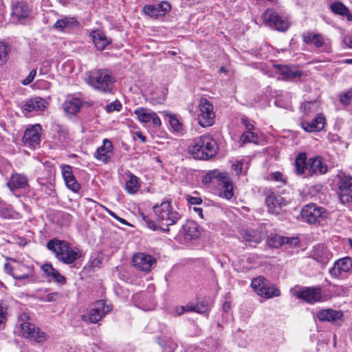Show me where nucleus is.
Listing matches in <instances>:
<instances>
[{"label":"nucleus","instance_id":"1","mask_svg":"<svg viewBox=\"0 0 352 352\" xmlns=\"http://www.w3.org/2000/svg\"><path fill=\"white\" fill-rule=\"evenodd\" d=\"M46 247L64 264H73L82 256V252L78 248L72 247L68 241L58 238L50 239Z\"/></svg>","mask_w":352,"mask_h":352},{"label":"nucleus","instance_id":"2","mask_svg":"<svg viewBox=\"0 0 352 352\" xmlns=\"http://www.w3.org/2000/svg\"><path fill=\"white\" fill-rule=\"evenodd\" d=\"M188 151L195 159L208 160L218 153L219 146L211 135H204L194 139Z\"/></svg>","mask_w":352,"mask_h":352},{"label":"nucleus","instance_id":"3","mask_svg":"<svg viewBox=\"0 0 352 352\" xmlns=\"http://www.w3.org/2000/svg\"><path fill=\"white\" fill-rule=\"evenodd\" d=\"M157 220L163 232L169 231V226L176 224L183 217L171 205V199H166L160 204L153 206Z\"/></svg>","mask_w":352,"mask_h":352},{"label":"nucleus","instance_id":"4","mask_svg":"<svg viewBox=\"0 0 352 352\" xmlns=\"http://www.w3.org/2000/svg\"><path fill=\"white\" fill-rule=\"evenodd\" d=\"M115 81V78L107 70L98 69L90 72L88 83L101 92L112 93Z\"/></svg>","mask_w":352,"mask_h":352},{"label":"nucleus","instance_id":"5","mask_svg":"<svg viewBox=\"0 0 352 352\" xmlns=\"http://www.w3.org/2000/svg\"><path fill=\"white\" fill-rule=\"evenodd\" d=\"M28 318L25 314H23L20 316V319L23 320L20 324V332L19 334L31 341L36 342H42L47 338L45 333L41 331V329L36 327L34 324L29 322H25V319Z\"/></svg>","mask_w":352,"mask_h":352},{"label":"nucleus","instance_id":"6","mask_svg":"<svg viewBox=\"0 0 352 352\" xmlns=\"http://www.w3.org/2000/svg\"><path fill=\"white\" fill-rule=\"evenodd\" d=\"M110 311L111 307L106 304L105 300H100L92 305L87 314L82 315L81 319L85 322L96 324Z\"/></svg>","mask_w":352,"mask_h":352},{"label":"nucleus","instance_id":"7","mask_svg":"<svg viewBox=\"0 0 352 352\" xmlns=\"http://www.w3.org/2000/svg\"><path fill=\"white\" fill-rule=\"evenodd\" d=\"M215 113L213 104L206 98H201L199 103L197 120L202 127H208L214 124Z\"/></svg>","mask_w":352,"mask_h":352},{"label":"nucleus","instance_id":"8","mask_svg":"<svg viewBox=\"0 0 352 352\" xmlns=\"http://www.w3.org/2000/svg\"><path fill=\"white\" fill-rule=\"evenodd\" d=\"M301 217L305 221L312 223H320L327 217V210L316 204H309L301 210Z\"/></svg>","mask_w":352,"mask_h":352},{"label":"nucleus","instance_id":"9","mask_svg":"<svg viewBox=\"0 0 352 352\" xmlns=\"http://www.w3.org/2000/svg\"><path fill=\"white\" fill-rule=\"evenodd\" d=\"M294 296L307 303L313 304L322 300V288L318 287H301L293 292Z\"/></svg>","mask_w":352,"mask_h":352},{"label":"nucleus","instance_id":"10","mask_svg":"<svg viewBox=\"0 0 352 352\" xmlns=\"http://www.w3.org/2000/svg\"><path fill=\"white\" fill-rule=\"evenodd\" d=\"M263 18L269 26L277 31L285 32L289 27V21L272 9H267L263 13Z\"/></svg>","mask_w":352,"mask_h":352},{"label":"nucleus","instance_id":"11","mask_svg":"<svg viewBox=\"0 0 352 352\" xmlns=\"http://www.w3.org/2000/svg\"><path fill=\"white\" fill-rule=\"evenodd\" d=\"M265 203L270 213L278 215L281 212L282 208L287 206L288 202L282 196L268 191L265 194Z\"/></svg>","mask_w":352,"mask_h":352},{"label":"nucleus","instance_id":"12","mask_svg":"<svg viewBox=\"0 0 352 352\" xmlns=\"http://www.w3.org/2000/svg\"><path fill=\"white\" fill-rule=\"evenodd\" d=\"M338 195L340 203L346 205L352 202V177L344 175L338 183Z\"/></svg>","mask_w":352,"mask_h":352},{"label":"nucleus","instance_id":"13","mask_svg":"<svg viewBox=\"0 0 352 352\" xmlns=\"http://www.w3.org/2000/svg\"><path fill=\"white\" fill-rule=\"evenodd\" d=\"M351 268L352 260L350 257L346 256L336 261L329 272L332 277L342 279L347 277L346 274Z\"/></svg>","mask_w":352,"mask_h":352},{"label":"nucleus","instance_id":"14","mask_svg":"<svg viewBox=\"0 0 352 352\" xmlns=\"http://www.w3.org/2000/svg\"><path fill=\"white\" fill-rule=\"evenodd\" d=\"M138 120L142 124L151 123L153 128L158 129L162 125L160 117L155 112L148 109L143 107L138 108L134 111Z\"/></svg>","mask_w":352,"mask_h":352},{"label":"nucleus","instance_id":"15","mask_svg":"<svg viewBox=\"0 0 352 352\" xmlns=\"http://www.w3.org/2000/svg\"><path fill=\"white\" fill-rule=\"evenodd\" d=\"M170 9V4L164 1L156 4L146 5L144 6L143 11L151 17L157 19L158 16H164Z\"/></svg>","mask_w":352,"mask_h":352},{"label":"nucleus","instance_id":"16","mask_svg":"<svg viewBox=\"0 0 352 352\" xmlns=\"http://www.w3.org/2000/svg\"><path fill=\"white\" fill-rule=\"evenodd\" d=\"M41 127L39 124L32 125L25 130L23 136V141L31 148H35L39 145L41 142L40 131Z\"/></svg>","mask_w":352,"mask_h":352},{"label":"nucleus","instance_id":"17","mask_svg":"<svg viewBox=\"0 0 352 352\" xmlns=\"http://www.w3.org/2000/svg\"><path fill=\"white\" fill-rule=\"evenodd\" d=\"M155 259L151 255L144 253H137L133 257V265L139 270L150 272Z\"/></svg>","mask_w":352,"mask_h":352},{"label":"nucleus","instance_id":"18","mask_svg":"<svg viewBox=\"0 0 352 352\" xmlns=\"http://www.w3.org/2000/svg\"><path fill=\"white\" fill-rule=\"evenodd\" d=\"M276 72L280 74L278 80H291L294 78H300L302 76V72L296 69L294 66L274 65Z\"/></svg>","mask_w":352,"mask_h":352},{"label":"nucleus","instance_id":"19","mask_svg":"<svg viewBox=\"0 0 352 352\" xmlns=\"http://www.w3.org/2000/svg\"><path fill=\"white\" fill-rule=\"evenodd\" d=\"M327 170V166L322 162L320 157H311L307 162V177L314 175L324 174Z\"/></svg>","mask_w":352,"mask_h":352},{"label":"nucleus","instance_id":"20","mask_svg":"<svg viewBox=\"0 0 352 352\" xmlns=\"http://www.w3.org/2000/svg\"><path fill=\"white\" fill-rule=\"evenodd\" d=\"M325 123V118L322 114H317L314 120L311 122L302 120L300 122L301 127L306 132H315L321 131Z\"/></svg>","mask_w":352,"mask_h":352},{"label":"nucleus","instance_id":"21","mask_svg":"<svg viewBox=\"0 0 352 352\" xmlns=\"http://www.w3.org/2000/svg\"><path fill=\"white\" fill-rule=\"evenodd\" d=\"M47 105V101L41 97H34L26 100L23 105V111L28 113L44 110Z\"/></svg>","mask_w":352,"mask_h":352},{"label":"nucleus","instance_id":"22","mask_svg":"<svg viewBox=\"0 0 352 352\" xmlns=\"http://www.w3.org/2000/svg\"><path fill=\"white\" fill-rule=\"evenodd\" d=\"M61 168L63 177L67 187L73 192H77L80 188V185L77 182L74 176L72 166L69 165H63L61 166Z\"/></svg>","mask_w":352,"mask_h":352},{"label":"nucleus","instance_id":"23","mask_svg":"<svg viewBox=\"0 0 352 352\" xmlns=\"http://www.w3.org/2000/svg\"><path fill=\"white\" fill-rule=\"evenodd\" d=\"M11 261L16 264V274H14L15 280H21L32 277L34 273L33 265H27L21 263L14 259H11Z\"/></svg>","mask_w":352,"mask_h":352},{"label":"nucleus","instance_id":"24","mask_svg":"<svg viewBox=\"0 0 352 352\" xmlns=\"http://www.w3.org/2000/svg\"><path fill=\"white\" fill-rule=\"evenodd\" d=\"M317 318L321 322H336L343 317V313L341 311H337L332 309H324L319 310L316 314Z\"/></svg>","mask_w":352,"mask_h":352},{"label":"nucleus","instance_id":"25","mask_svg":"<svg viewBox=\"0 0 352 352\" xmlns=\"http://www.w3.org/2000/svg\"><path fill=\"white\" fill-rule=\"evenodd\" d=\"M242 238L250 243H259L265 237V234L261 228L246 229L241 232Z\"/></svg>","mask_w":352,"mask_h":352},{"label":"nucleus","instance_id":"26","mask_svg":"<svg viewBox=\"0 0 352 352\" xmlns=\"http://www.w3.org/2000/svg\"><path fill=\"white\" fill-rule=\"evenodd\" d=\"M311 256L317 262L324 265L331 259V254L324 244H318L314 248Z\"/></svg>","mask_w":352,"mask_h":352},{"label":"nucleus","instance_id":"27","mask_svg":"<svg viewBox=\"0 0 352 352\" xmlns=\"http://www.w3.org/2000/svg\"><path fill=\"white\" fill-rule=\"evenodd\" d=\"M112 151V142L107 139H104L103 140V144L98 148L94 156L97 160L102 161L104 163H108L111 158L109 153H111Z\"/></svg>","mask_w":352,"mask_h":352},{"label":"nucleus","instance_id":"28","mask_svg":"<svg viewBox=\"0 0 352 352\" xmlns=\"http://www.w3.org/2000/svg\"><path fill=\"white\" fill-rule=\"evenodd\" d=\"M28 185L27 177L21 173H12L7 186L12 191L17 189L25 188Z\"/></svg>","mask_w":352,"mask_h":352},{"label":"nucleus","instance_id":"29","mask_svg":"<svg viewBox=\"0 0 352 352\" xmlns=\"http://www.w3.org/2000/svg\"><path fill=\"white\" fill-rule=\"evenodd\" d=\"M267 243L270 246L274 248H278L285 245L298 243V239L292 237H285L278 234H274L269 237Z\"/></svg>","mask_w":352,"mask_h":352},{"label":"nucleus","instance_id":"30","mask_svg":"<svg viewBox=\"0 0 352 352\" xmlns=\"http://www.w3.org/2000/svg\"><path fill=\"white\" fill-rule=\"evenodd\" d=\"M182 228L186 240L196 239L200 235V227L193 221H188L182 226Z\"/></svg>","mask_w":352,"mask_h":352},{"label":"nucleus","instance_id":"31","mask_svg":"<svg viewBox=\"0 0 352 352\" xmlns=\"http://www.w3.org/2000/svg\"><path fill=\"white\" fill-rule=\"evenodd\" d=\"M30 13L31 10L25 2L17 1L13 5L12 14L20 21L28 18Z\"/></svg>","mask_w":352,"mask_h":352},{"label":"nucleus","instance_id":"32","mask_svg":"<svg viewBox=\"0 0 352 352\" xmlns=\"http://www.w3.org/2000/svg\"><path fill=\"white\" fill-rule=\"evenodd\" d=\"M90 36L96 47L100 51L104 50L111 43V39L107 38L103 32L95 30L91 33Z\"/></svg>","mask_w":352,"mask_h":352},{"label":"nucleus","instance_id":"33","mask_svg":"<svg viewBox=\"0 0 352 352\" xmlns=\"http://www.w3.org/2000/svg\"><path fill=\"white\" fill-rule=\"evenodd\" d=\"M219 180L218 186L221 189V193L227 199H231L234 195L233 185L231 180L226 174L221 176Z\"/></svg>","mask_w":352,"mask_h":352},{"label":"nucleus","instance_id":"34","mask_svg":"<svg viewBox=\"0 0 352 352\" xmlns=\"http://www.w3.org/2000/svg\"><path fill=\"white\" fill-rule=\"evenodd\" d=\"M78 25L79 23L74 16H65L57 20L54 24V28L60 31H64L65 29H72L78 26Z\"/></svg>","mask_w":352,"mask_h":352},{"label":"nucleus","instance_id":"35","mask_svg":"<svg viewBox=\"0 0 352 352\" xmlns=\"http://www.w3.org/2000/svg\"><path fill=\"white\" fill-rule=\"evenodd\" d=\"M302 39L306 44H314L316 47H320L324 43L322 34H314L310 32H304L302 34Z\"/></svg>","mask_w":352,"mask_h":352},{"label":"nucleus","instance_id":"36","mask_svg":"<svg viewBox=\"0 0 352 352\" xmlns=\"http://www.w3.org/2000/svg\"><path fill=\"white\" fill-rule=\"evenodd\" d=\"M307 155L305 153H299L295 160V173L298 175L306 174L307 177Z\"/></svg>","mask_w":352,"mask_h":352},{"label":"nucleus","instance_id":"37","mask_svg":"<svg viewBox=\"0 0 352 352\" xmlns=\"http://www.w3.org/2000/svg\"><path fill=\"white\" fill-rule=\"evenodd\" d=\"M140 187V179L131 173H129V179L125 184V190L131 195L137 192Z\"/></svg>","mask_w":352,"mask_h":352},{"label":"nucleus","instance_id":"38","mask_svg":"<svg viewBox=\"0 0 352 352\" xmlns=\"http://www.w3.org/2000/svg\"><path fill=\"white\" fill-rule=\"evenodd\" d=\"M81 107V101L78 98H73L67 100L63 104V109L68 114L74 115L78 113Z\"/></svg>","mask_w":352,"mask_h":352},{"label":"nucleus","instance_id":"39","mask_svg":"<svg viewBox=\"0 0 352 352\" xmlns=\"http://www.w3.org/2000/svg\"><path fill=\"white\" fill-rule=\"evenodd\" d=\"M331 10L336 14L346 16L347 19L350 21L352 18L349 9L342 3L336 1L331 4Z\"/></svg>","mask_w":352,"mask_h":352},{"label":"nucleus","instance_id":"40","mask_svg":"<svg viewBox=\"0 0 352 352\" xmlns=\"http://www.w3.org/2000/svg\"><path fill=\"white\" fill-rule=\"evenodd\" d=\"M261 296L265 298H271L273 297L279 296L280 295V290L274 285H271L269 282L265 285V288L260 290Z\"/></svg>","mask_w":352,"mask_h":352},{"label":"nucleus","instance_id":"41","mask_svg":"<svg viewBox=\"0 0 352 352\" xmlns=\"http://www.w3.org/2000/svg\"><path fill=\"white\" fill-rule=\"evenodd\" d=\"M11 52L10 45L3 41H0V67L4 65L9 59Z\"/></svg>","mask_w":352,"mask_h":352},{"label":"nucleus","instance_id":"42","mask_svg":"<svg viewBox=\"0 0 352 352\" xmlns=\"http://www.w3.org/2000/svg\"><path fill=\"white\" fill-rule=\"evenodd\" d=\"M258 136L252 131H246L240 137L239 142L241 145L246 143H255L258 142Z\"/></svg>","mask_w":352,"mask_h":352},{"label":"nucleus","instance_id":"43","mask_svg":"<svg viewBox=\"0 0 352 352\" xmlns=\"http://www.w3.org/2000/svg\"><path fill=\"white\" fill-rule=\"evenodd\" d=\"M138 215L142 219L143 222L149 229L152 230H157L160 227L158 226L155 221L149 215L146 214L144 212L139 210Z\"/></svg>","mask_w":352,"mask_h":352},{"label":"nucleus","instance_id":"44","mask_svg":"<svg viewBox=\"0 0 352 352\" xmlns=\"http://www.w3.org/2000/svg\"><path fill=\"white\" fill-rule=\"evenodd\" d=\"M268 282L269 281L265 278L263 276H258L252 280L251 286L253 289L259 295L260 290H262L263 288H265Z\"/></svg>","mask_w":352,"mask_h":352},{"label":"nucleus","instance_id":"45","mask_svg":"<svg viewBox=\"0 0 352 352\" xmlns=\"http://www.w3.org/2000/svg\"><path fill=\"white\" fill-rule=\"evenodd\" d=\"M15 212L12 208L6 204L5 203L0 202V217L3 219H14L15 217Z\"/></svg>","mask_w":352,"mask_h":352},{"label":"nucleus","instance_id":"46","mask_svg":"<svg viewBox=\"0 0 352 352\" xmlns=\"http://www.w3.org/2000/svg\"><path fill=\"white\" fill-rule=\"evenodd\" d=\"M225 175V173H219L217 170H214L208 172L202 179V182L204 184H208L214 182V179L217 180V184H218L219 182V179L221 176Z\"/></svg>","mask_w":352,"mask_h":352},{"label":"nucleus","instance_id":"47","mask_svg":"<svg viewBox=\"0 0 352 352\" xmlns=\"http://www.w3.org/2000/svg\"><path fill=\"white\" fill-rule=\"evenodd\" d=\"M164 352H174L177 346V344L173 340H162L160 342Z\"/></svg>","mask_w":352,"mask_h":352},{"label":"nucleus","instance_id":"48","mask_svg":"<svg viewBox=\"0 0 352 352\" xmlns=\"http://www.w3.org/2000/svg\"><path fill=\"white\" fill-rule=\"evenodd\" d=\"M166 116L169 118V124L173 128V131L176 132L181 131L182 129V124L179 122L175 116L169 113L168 112H164Z\"/></svg>","mask_w":352,"mask_h":352},{"label":"nucleus","instance_id":"49","mask_svg":"<svg viewBox=\"0 0 352 352\" xmlns=\"http://www.w3.org/2000/svg\"><path fill=\"white\" fill-rule=\"evenodd\" d=\"M48 280L50 281H55L60 285H65L66 283L65 277L61 275L56 269H54V272H52Z\"/></svg>","mask_w":352,"mask_h":352},{"label":"nucleus","instance_id":"50","mask_svg":"<svg viewBox=\"0 0 352 352\" xmlns=\"http://www.w3.org/2000/svg\"><path fill=\"white\" fill-rule=\"evenodd\" d=\"M12 258H7V261L4 263V271L6 273L10 274L14 278V274H16V264L12 265L9 261H11Z\"/></svg>","mask_w":352,"mask_h":352},{"label":"nucleus","instance_id":"51","mask_svg":"<svg viewBox=\"0 0 352 352\" xmlns=\"http://www.w3.org/2000/svg\"><path fill=\"white\" fill-rule=\"evenodd\" d=\"M122 108V104L118 100H115L105 106L104 109L107 112L111 113L114 111H119Z\"/></svg>","mask_w":352,"mask_h":352},{"label":"nucleus","instance_id":"52","mask_svg":"<svg viewBox=\"0 0 352 352\" xmlns=\"http://www.w3.org/2000/svg\"><path fill=\"white\" fill-rule=\"evenodd\" d=\"M267 179L269 180H272V181L280 182L283 184L286 183L285 178L284 177L283 175L279 171L271 173L269 175Z\"/></svg>","mask_w":352,"mask_h":352},{"label":"nucleus","instance_id":"53","mask_svg":"<svg viewBox=\"0 0 352 352\" xmlns=\"http://www.w3.org/2000/svg\"><path fill=\"white\" fill-rule=\"evenodd\" d=\"M179 309L181 311H179L178 312L179 315H181V314H184V312H187V311H197L198 313H202V312L205 311V310L201 309L199 305H197V306H190V305L182 306V307H180Z\"/></svg>","mask_w":352,"mask_h":352},{"label":"nucleus","instance_id":"54","mask_svg":"<svg viewBox=\"0 0 352 352\" xmlns=\"http://www.w3.org/2000/svg\"><path fill=\"white\" fill-rule=\"evenodd\" d=\"M351 94V90H349L346 92H344L342 94H341L340 97V102L344 105H349L350 104L351 100H352Z\"/></svg>","mask_w":352,"mask_h":352},{"label":"nucleus","instance_id":"55","mask_svg":"<svg viewBox=\"0 0 352 352\" xmlns=\"http://www.w3.org/2000/svg\"><path fill=\"white\" fill-rule=\"evenodd\" d=\"M241 122L245 126L246 131H253L254 129V123L246 116H243L241 118Z\"/></svg>","mask_w":352,"mask_h":352},{"label":"nucleus","instance_id":"56","mask_svg":"<svg viewBox=\"0 0 352 352\" xmlns=\"http://www.w3.org/2000/svg\"><path fill=\"white\" fill-rule=\"evenodd\" d=\"M41 269L47 278H49L52 272H54L55 268H54L51 263H45L41 266Z\"/></svg>","mask_w":352,"mask_h":352},{"label":"nucleus","instance_id":"57","mask_svg":"<svg viewBox=\"0 0 352 352\" xmlns=\"http://www.w3.org/2000/svg\"><path fill=\"white\" fill-rule=\"evenodd\" d=\"M186 199L188 204L192 205H199L202 203V199L199 197H192L190 195H186Z\"/></svg>","mask_w":352,"mask_h":352},{"label":"nucleus","instance_id":"58","mask_svg":"<svg viewBox=\"0 0 352 352\" xmlns=\"http://www.w3.org/2000/svg\"><path fill=\"white\" fill-rule=\"evenodd\" d=\"M36 69H32L29 75L22 81V84L23 85H28L29 84H30L34 79L35 76H36Z\"/></svg>","mask_w":352,"mask_h":352},{"label":"nucleus","instance_id":"59","mask_svg":"<svg viewBox=\"0 0 352 352\" xmlns=\"http://www.w3.org/2000/svg\"><path fill=\"white\" fill-rule=\"evenodd\" d=\"M62 296V294L60 293H58V292H52V293H50V294H48L46 296V301L47 302H54L56 301L58 298H61Z\"/></svg>","mask_w":352,"mask_h":352},{"label":"nucleus","instance_id":"60","mask_svg":"<svg viewBox=\"0 0 352 352\" xmlns=\"http://www.w3.org/2000/svg\"><path fill=\"white\" fill-rule=\"evenodd\" d=\"M6 309L4 308L3 303L0 302V327L3 324L6 320L5 316Z\"/></svg>","mask_w":352,"mask_h":352},{"label":"nucleus","instance_id":"61","mask_svg":"<svg viewBox=\"0 0 352 352\" xmlns=\"http://www.w3.org/2000/svg\"><path fill=\"white\" fill-rule=\"evenodd\" d=\"M243 164L241 162H237L236 164L232 165V168L236 172V175H239L242 173V168Z\"/></svg>","mask_w":352,"mask_h":352},{"label":"nucleus","instance_id":"62","mask_svg":"<svg viewBox=\"0 0 352 352\" xmlns=\"http://www.w3.org/2000/svg\"><path fill=\"white\" fill-rule=\"evenodd\" d=\"M314 104L313 102H304L301 106V109H303L305 113H308L311 111V106Z\"/></svg>","mask_w":352,"mask_h":352},{"label":"nucleus","instance_id":"63","mask_svg":"<svg viewBox=\"0 0 352 352\" xmlns=\"http://www.w3.org/2000/svg\"><path fill=\"white\" fill-rule=\"evenodd\" d=\"M346 292H347V290L342 286L336 287V290L334 291V292L338 296H341V295L344 296L346 294Z\"/></svg>","mask_w":352,"mask_h":352},{"label":"nucleus","instance_id":"64","mask_svg":"<svg viewBox=\"0 0 352 352\" xmlns=\"http://www.w3.org/2000/svg\"><path fill=\"white\" fill-rule=\"evenodd\" d=\"M58 140L61 143H63L67 138V134L64 131H60L58 133Z\"/></svg>","mask_w":352,"mask_h":352}]
</instances>
